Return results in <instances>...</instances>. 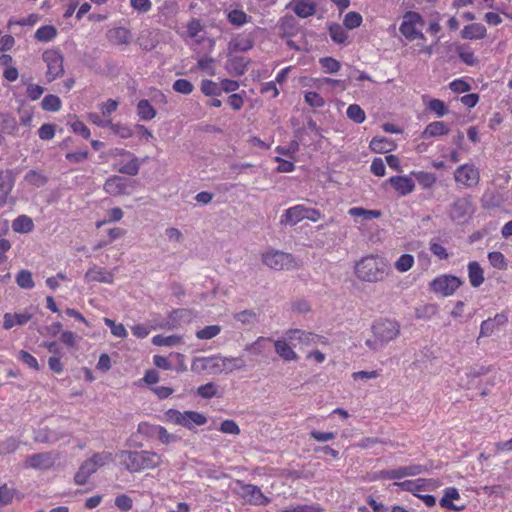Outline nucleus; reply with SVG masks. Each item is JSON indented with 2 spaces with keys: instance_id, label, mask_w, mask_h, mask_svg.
<instances>
[{
  "instance_id": "20",
  "label": "nucleus",
  "mask_w": 512,
  "mask_h": 512,
  "mask_svg": "<svg viewBox=\"0 0 512 512\" xmlns=\"http://www.w3.org/2000/svg\"><path fill=\"white\" fill-rule=\"evenodd\" d=\"M471 213L470 201L467 198H460L452 204L449 215L453 221L465 222Z\"/></svg>"
},
{
  "instance_id": "11",
  "label": "nucleus",
  "mask_w": 512,
  "mask_h": 512,
  "mask_svg": "<svg viewBox=\"0 0 512 512\" xmlns=\"http://www.w3.org/2000/svg\"><path fill=\"white\" fill-rule=\"evenodd\" d=\"M43 61L47 66L46 77L49 82L54 81L64 74V59L58 50H46L43 53Z\"/></svg>"
},
{
  "instance_id": "27",
  "label": "nucleus",
  "mask_w": 512,
  "mask_h": 512,
  "mask_svg": "<svg viewBox=\"0 0 512 512\" xmlns=\"http://www.w3.org/2000/svg\"><path fill=\"white\" fill-rule=\"evenodd\" d=\"M490 369L488 367H485L483 365H475L467 367L464 371V376H460V383L459 385L461 387H469L470 384L476 379L483 375H486Z\"/></svg>"
},
{
  "instance_id": "44",
  "label": "nucleus",
  "mask_w": 512,
  "mask_h": 512,
  "mask_svg": "<svg viewBox=\"0 0 512 512\" xmlns=\"http://www.w3.org/2000/svg\"><path fill=\"white\" fill-rule=\"evenodd\" d=\"M347 117L357 124H361L366 119L364 110L358 104H351L346 110Z\"/></svg>"
},
{
  "instance_id": "32",
  "label": "nucleus",
  "mask_w": 512,
  "mask_h": 512,
  "mask_svg": "<svg viewBox=\"0 0 512 512\" xmlns=\"http://www.w3.org/2000/svg\"><path fill=\"white\" fill-rule=\"evenodd\" d=\"M468 277L471 286L475 288L483 284L484 272L478 262L472 261L468 264Z\"/></svg>"
},
{
  "instance_id": "30",
  "label": "nucleus",
  "mask_w": 512,
  "mask_h": 512,
  "mask_svg": "<svg viewBox=\"0 0 512 512\" xmlns=\"http://www.w3.org/2000/svg\"><path fill=\"white\" fill-rule=\"evenodd\" d=\"M370 149L375 153H387L394 149V142L383 136L374 137L369 144Z\"/></svg>"
},
{
  "instance_id": "26",
  "label": "nucleus",
  "mask_w": 512,
  "mask_h": 512,
  "mask_svg": "<svg viewBox=\"0 0 512 512\" xmlns=\"http://www.w3.org/2000/svg\"><path fill=\"white\" fill-rule=\"evenodd\" d=\"M304 211L305 206L301 204L290 207L284 211L280 223L282 225L294 226L304 219Z\"/></svg>"
},
{
  "instance_id": "29",
  "label": "nucleus",
  "mask_w": 512,
  "mask_h": 512,
  "mask_svg": "<svg viewBox=\"0 0 512 512\" xmlns=\"http://www.w3.org/2000/svg\"><path fill=\"white\" fill-rule=\"evenodd\" d=\"M486 27L481 23L466 25L461 31V37L468 40H480L486 37Z\"/></svg>"
},
{
  "instance_id": "2",
  "label": "nucleus",
  "mask_w": 512,
  "mask_h": 512,
  "mask_svg": "<svg viewBox=\"0 0 512 512\" xmlns=\"http://www.w3.org/2000/svg\"><path fill=\"white\" fill-rule=\"evenodd\" d=\"M355 275L364 282L376 283L383 281L388 275V263L378 255L364 256L355 265Z\"/></svg>"
},
{
  "instance_id": "7",
  "label": "nucleus",
  "mask_w": 512,
  "mask_h": 512,
  "mask_svg": "<svg viewBox=\"0 0 512 512\" xmlns=\"http://www.w3.org/2000/svg\"><path fill=\"white\" fill-rule=\"evenodd\" d=\"M429 469L425 465L412 464L408 466H401L393 469L381 470L376 472L373 479L380 480H401L405 477L418 476L427 472Z\"/></svg>"
},
{
  "instance_id": "63",
  "label": "nucleus",
  "mask_w": 512,
  "mask_h": 512,
  "mask_svg": "<svg viewBox=\"0 0 512 512\" xmlns=\"http://www.w3.org/2000/svg\"><path fill=\"white\" fill-rule=\"evenodd\" d=\"M429 110L433 111L438 117H442L447 114L448 109L445 103L439 99H432L428 103Z\"/></svg>"
},
{
  "instance_id": "37",
  "label": "nucleus",
  "mask_w": 512,
  "mask_h": 512,
  "mask_svg": "<svg viewBox=\"0 0 512 512\" xmlns=\"http://www.w3.org/2000/svg\"><path fill=\"white\" fill-rule=\"evenodd\" d=\"M33 228H34V223H33L32 219L26 215H20L16 219H14L12 222V229L16 233H21V234L29 233L33 230Z\"/></svg>"
},
{
  "instance_id": "40",
  "label": "nucleus",
  "mask_w": 512,
  "mask_h": 512,
  "mask_svg": "<svg viewBox=\"0 0 512 512\" xmlns=\"http://www.w3.org/2000/svg\"><path fill=\"white\" fill-rule=\"evenodd\" d=\"M57 35V30L52 25H44L39 27L35 32V39L40 42H49Z\"/></svg>"
},
{
  "instance_id": "64",
  "label": "nucleus",
  "mask_w": 512,
  "mask_h": 512,
  "mask_svg": "<svg viewBox=\"0 0 512 512\" xmlns=\"http://www.w3.org/2000/svg\"><path fill=\"white\" fill-rule=\"evenodd\" d=\"M282 512H324V509L319 505H299L293 508L282 510Z\"/></svg>"
},
{
  "instance_id": "6",
  "label": "nucleus",
  "mask_w": 512,
  "mask_h": 512,
  "mask_svg": "<svg viewBox=\"0 0 512 512\" xmlns=\"http://www.w3.org/2000/svg\"><path fill=\"white\" fill-rule=\"evenodd\" d=\"M261 259L263 264L275 271L290 270L298 267V261L292 254L272 248L263 252Z\"/></svg>"
},
{
  "instance_id": "5",
  "label": "nucleus",
  "mask_w": 512,
  "mask_h": 512,
  "mask_svg": "<svg viewBox=\"0 0 512 512\" xmlns=\"http://www.w3.org/2000/svg\"><path fill=\"white\" fill-rule=\"evenodd\" d=\"M163 420L182 426L188 430H194L197 426H203L207 423L208 419L205 414L198 411H179L177 409H168L164 412Z\"/></svg>"
},
{
  "instance_id": "61",
  "label": "nucleus",
  "mask_w": 512,
  "mask_h": 512,
  "mask_svg": "<svg viewBox=\"0 0 512 512\" xmlns=\"http://www.w3.org/2000/svg\"><path fill=\"white\" fill-rule=\"evenodd\" d=\"M429 248L431 253L441 260H445L449 257L447 249L436 240L430 241Z\"/></svg>"
},
{
  "instance_id": "25",
  "label": "nucleus",
  "mask_w": 512,
  "mask_h": 512,
  "mask_svg": "<svg viewBox=\"0 0 512 512\" xmlns=\"http://www.w3.org/2000/svg\"><path fill=\"white\" fill-rule=\"evenodd\" d=\"M32 313L28 311L20 313H5L3 316V327L9 330L15 326H23L32 319Z\"/></svg>"
},
{
  "instance_id": "28",
  "label": "nucleus",
  "mask_w": 512,
  "mask_h": 512,
  "mask_svg": "<svg viewBox=\"0 0 512 512\" xmlns=\"http://www.w3.org/2000/svg\"><path fill=\"white\" fill-rule=\"evenodd\" d=\"M460 494L458 489L455 487H448L444 489L443 497L440 499V506L447 510L459 511L464 508V506H457L453 503V501L459 500Z\"/></svg>"
},
{
  "instance_id": "38",
  "label": "nucleus",
  "mask_w": 512,
  "mask_h": 512,
  "mask_svg": "<svg viewBox=\"0 0 512 512\" xmlns=\"http://www.w3.org/2000/svg\"><path fill=\"white\" fill-rule=\"evenodd\" d=\"M137 114L141 120L148 121L156 116V110L148 100H140L137 104Z\"/></svg>"
},
{
  "instance_id": "33",
  "label": "nucleus",
  "mask_w": 512,
  "mask_h": 512,
  "mask_svg": "<svg viewBox=\"0 0 512 512\" xmlns=\"http://www.w3.org/2000/svg\"><path fill=\"white\" fill-rule=\"evenodd\" d=\"M449 132L448 126L442 121L431 122L422 133V138L429 139L436 136L446 135Z\"/></svg>"
},
{
  "instance_id": "12",
  "label": "nucleus",
  "mask_w": 512,
  "mask_h": 512,
  "mask_svg": "<svg viewBox=\"0 0 512 512\" xmlns=\"http://www.w3.org/2000/svg\"><path fill=\"white\" fill-rule=\"evenodd\" d=\"M455 182L465 188H473L478 185L480 173L473 164H462L454 172Z\"/></svg>"
},
{
  "instance_id": "23",
  "label": "nucleus",
  "mask_w": 512,
  "mask_h": 512,
  "mask_svg": "<svg viewBox=\"0 0 512 512\" xmlns=\"http://www.w3.org/2000/svg\"><path fill=\"white\" fill-rule=\"evenodd\" d=\"M287 335L274 341V348L276 354L285 361H295L298 359L297 353L294 351L292 346L289 344Z\"/></svg>"
},
{
  "instance_id": "53",
  "label": "nucleus",
  "mask_w": 512,
  "mask_h": 512,
  "mask_svg": "<svg viewBox=\"0 0 512 512\" xmlns=\"http://www.w3.org/2000/svg\"><path fill=\"white\" fill-rule=\"evenodd\" d=\"M108 127H110V129L112 130V132L114 134L118 135L119 137H121L123 139H128L133 136L132 128L127 125L120 124V123H112L110 121V125Z\"/></svg>"
},
{
  "instance_id": "8",
  "label": "nucleus",
  "mask_w": 512,
  "mask_h": 512,
  "mask_svg": "<svg viewBox=\"0 0 512 512\" xmlns=\"http://www.w3.org/2000/svg\"><path fill=\"white\" fill-rule=\"evenodd\" d=\"M423 24V18L419 13L409 11L404 14L399 30L408 41L424 39V35L420 31Z\"/></svg>"
},
{
  "instance_id": "54",
  "label": "nucleus",
  "mask_w": 512,
  "mask_h": 512,
  "mask_svg": "<svg viewBox=\"0 0 512 512\" xmlns=\"http://www.w3.org/2000/svg\"><path fill=\"white\" fill-rule=\"evenodd\" d=\"M191 370L197 374H201L203 372L209 373L208 356L195 357L192 360Z\"/></svg>"
},
{
  "instance_id": "31",
  "label": "nucleus",
  "mask_w": 512,
  "mask_h": 512,
  "mask_svg": "<svg viewBox=\"0 0 512 512\" xmlns=\"http://www.w3.org/2000/svg\"><path fill=\"white\" fill-rule=\"evenodd\" d=\"M152 344L155 346H164V347H175L184 343L183 336L181 335H162L158 334L152 337Z\"/></svg>"
},
{
  "instance_id": "39",
  "label": "nucleus",
  "mask_w": 512,
  "mask_h": 512,
  "mask_svg": "<svg viewBox=\"0 0 512 512\" xmlns=\"http://www.w3.org/2000/svg\"><path fill=\"white\" fill-rule=\"evenodd\" d=\"M348 213L352 217L362 218L364 220H372L381 216V212L379 210H367L362 207H352L348 210Z\"/></svg>"
},
{
  "instance_id": "14",
  "label": "nucleus",
  "mask_w": 512,
  "mask_h": 512,
  "mask_svg": "<svg viewBox=\"0 0 512 512\" xmlns=\"http://www.w3.org/2000/svg\"><path fill=\"white\" fill-rule=\"evenodd\" d=\"M131 182L121 176H111L109 177L104 185L103 190L112 196H121V195H128L131 193Z\"/></svg>"
},
{
  "instance_id": "22",
  "label": "nucleus",
  "mask_w": 512,
  "mask_h": 512,
  "mask_svg": "<svg viewBox=\"0 0 512 512\" xmlns=\"http://www.w3.org/2000/svg\"><path fill=\"white\" fill-rule=\"evenodd\" d=\"M54 465V458L50 453H37L25 459L24 466L38 470H47Z\"/></svg>"
},
{
  "instance_id": "46",
  "label": "nucleus",
  "mask_w": 512,
  "mask_h": 512,
  "mask_svg": "<svg viewBox=\"0 0 512 512\" xmlns=\"http://www.w3.org/2000/svg\"><path fill=\"white\" fill-rule=\"evenodd\" d=\"M228 21L235 26H243L249 20V16L240 9H234L227 14Z\"/></svg>"
},
{
  "instance_id": "47",
  "label": "nucleus",
  "mask_w": 512,
  "mask_h": 512,
  "mask_svg": "<svg viewBox=\"0 0 512 512\" xmlns=\"http://www.w3.org/2000/svg\"><path fill=\"white\" fill-rule=\"evenodd\" d=\"M222 328L220 325H209L196 332V337L200 340H210L220 334Z\"/></svg>"
},
{
  "instance_id": "13",
  "label": "nucleus",
  "mask_w": 512,
  "mask_h": 512,
  "mask_svg": "<svg viewBox=\"0 0 512 512\" xmlns=\"http://www.w3.org/2000/svg\"><path fill=\"white\" fill-rule=\"evenodd\" d=\"M393 485L417 497L422 491H432L436 489L439 486V482L435 479L418 478L416 480L397 481L394 482Z\"/></svg>"
},
{
  "instance_id": "49",
  "label": "nucleus",
  "mask_w": 512,
  "mask_h": 512,
  "mask_svg": "<svg viewBox=\"0 0 512 512\" xmlns=\"http://www.w3.org/2000/svg\"><path fill=\"white\" fill-rule=\"evenodd\" d=\"M16 283L23 289H31L34 287L32 274L28 270H21L16 275Z\"/></svg>"
},
{
  "instance_id": "35",
  "label": "nucleus",
  "mask_w": 512,
  "mask_h": 512,
  "mask_svg": "<svg viewBox=\"0 0 512 512\" xmlns=\"http://www.w3.org/2000/svg\"><path fill=\"white\" fill-rule=\"evenodd\" d=\"M246 368V362L242 357L222 356V373H232Z\"/></svg>"
},
{
  "instance_id": "10",
  "label": "nucleus",
  "mask_w": 512,
  "mask_h": 512,
  "mask_svg": "<svg viewBox=\"0 0 512 512\" xmlns=\"http://www.w3.org/2000/svg\"><path fill=\"white\" fill-rule=\"evenodd\" d=\"M461 285L462 281L460 278L450 274L440 275L434 278L429 284L430 289L434 293L440 294L443 297L453 295Z\"/></svg>"
},
{
  "instance_id": "9",
  "label": "nucleus",
  "mask_w": 512,
  "mask_h": 512,
  "mask_svg": "<svg viewBox=\"0 0 512 512\" xmlns=\"http://www.w3.org/2000/svg\"><path fill=\"white\" fill-rule=\"evenodd\" d=\"M108 154L110 157L117 159V161L121 158L127 160V164H123L121 167H115L119 173L125 175H137L141 165L144 163V160L139 159L132 152L122 148H113L108 152Z\"/></svg>"
},
{
  "instance_id": "24",
  "label": "nucleus",
  "mask_w": 512,
  "mask_h": 512,
  "mask_svg": "<svg viewBox=\"0 0 512 512\" xmlns=\"http://www.w3.org/2000/svg\"><path fill=\"white\" fill-rule=\"evenodd\" d=\"M388 182L400 196L408 195L415 189L414 181L409 176H392Z\"/></svg>"
},
{
  "instance_id": "42",
  "label": "nucleus",
  "mask_w": 512,
  "mask_h": 512,
  "mask_svg": "<svg viewBox=\"0 0 512 512\" xmlns=\"http://www.w3.org/2000/svg\"><path fill=\"white\" fill-rule=\"evenodd\" d=\"M42 109L49 112H57L61 109L62 102L56 95H46L41 103Z\"/></svg>"
},
{
  "instance_id": "62",
  "label": "nucleus",
  "mask_w": 512,
  "mask_h": 512,
  "mask_svg": "<svg viewBox=\"0 0 512 512\" xmlns=\"http://www.w3.org/2000/svg\"><path fill=\"white\" fill-rule=\"evenodd\" d=\"M319 62L327 73H336L340 69V63L332 57L321 58Z\"/></svg>"
},
{
  "instance_id": "36",
  "label": "nucleus",
  "mask_w": 512,
  "mask_h": 512,
  "mask_svg": "<svg viewBox=\"0 0 512 512\" xmlns=\"http://www.w3.org/2000/svg\"><path fill=\"white\" fill-rule=\"evenodd\" d=\"M270 341L271 338L260 336L253 343L246 345L244 350L252 355L262 356L265 354Z\"/></svg>"
},
{
  "instance_id": "48",
  "label": "nucleus",
  "mask_w": 512,
  "mask_h": 512,
  "mask_svg": "<svg viewBox=\"0 0 512 512\" xmlns=\"http://www.w3.org/2000/svg\"><path fill=\"white\" fill-rule=\"evenodd\" d=\"M104 323L106 326L110 328L111 334L117 338H126L128 332L123 324L116 323L114 320L110 318H104Z\"/></svg>"
},
{
  "instance_id": "59",
  "label": "nucleus",
  "mask_w": 512,
  "mask_h": 512,
  "mask_svg": "<svg viewBox=\"0 0 512 512\" xmlns=\"http://www.w3.org/2000/svg\"><path fill=\"white\" fill-rule=\"evenodd\" d=\"M156 436L159 441L163 444H170L172 442H176L178 440L177 436L168 432V430L163 426H156Z\"/></svg>"
},
{
  "instance_id": "4",
  "label": "nucleus",
  "mask_w": 512,
  "mask_h": 512,
  "mask_svg": "<svg viewBox=\"0 0 512 512\" xmlns=\"http://www.w3.org/2000/svg\"><path fill=\"white\" fill-rule=\"evenodd\" d=\"M114 460L113 454L108 451L93 453L91 457L86 459L79 467L74 476L77 485H84L98 469L111 463Z\"/></svg>"
},
{
  "instance_id": "1",
  "label": "nucleus",
  "mask_w": 512,
  "mask_h": 512,
  "mask_svg": "<svg viewBox=\"0 0 512 512\" xmlns=\"http://www.w3.org/2000/svg\"><path fill=\"white\" fill-rule=\"evenodd\" d=\"M120 463L131 473L143 470L155 469L162 462V456L154 451H128L124 450L118 454Z\"/></svg>"
},
{
  "instance_id": "15",
  "label": "nucleus",
  "mask_w": 512,
  "mask_h": 512,
  "mask_svg": "<svg viewBox=\"0 0 512 512\" xmlns=\"http://www.w3.org/2000/svg\"><path fill=\"white\" fill-rule=\"evenodd\" d=\"M239 495L249 504L252 505H266L269 499L262 493L261 489L252 484H241Z\"/></svg>"
},
{
  "instance_id": "43",
  "label": "nucleus",
  "mask_w": 512,
  "mask_h": 512,
  "mask_svg": "<svg viewBox=\"0 0 512 512\" xmlns=\"http://www.w3.org/2000/svg\"><path fill=\"white\" fill-rule=\"evenodd\" d=\"M415 263L414 257L411 254H402L395 262L394 267L400 273L409 271Z\"/></svg>"
},
{
  "instance_id": "21",
  "label": "nucleus",
  "mask_w": 512,
  "mask_h": 512,
  "mask_svg": "<svg viewBox=\"0 0 512 512\" xmlns=\"http://www.w3.org/2000/svg\"><path fill=\"white\" fill-rule=\"evenodd\" d=\"M84 279L86 282L112 284L114 282V273L103 267L93 265L85 273Z\"/></svg>"
},
{
  "instance_id": "3",
  "label": "nucleus",
  "mask_w": 512,
  "mask_h": 512,
  "mask_svg": "<svg viewBox=\"0 0 512 512\" xmlns=\"http://www.w3.org/2000/svg\"><path fill=\"white\" fill-rule=\"evenodd\" d=\"M373 339H367L365 345L374 352L382 350L400 334V325L391 319H379L371 327Z\"/></svg>"
},
{
  "instance_id": "19",
  "label": "nucleus",
  "mask_w": 512,
  "mask_h": 512,
  "mask_svg": "<svg viewBox=\"0 0 512 512\" xmlns=\"http://www.w3.org/2000/svg\"><path fill=\"white\" fill-rule=\"evenodd\" d=\"M14 185L15 179L12 172L0 170V209L8 203Z\"/></svg>"
},
{
  "instance_id": "50",
  "label": "nucleus",
  "mask_w": 512,
  "mask_h": 512,
  "mask_svg": "<svg viewBox=\"0 0 512 512\" xmlns=\"http://www.w3.org/2000/svg\"><path fill=\"white\" fill-rule=\"evenodd\" d=\"M201 91L206 96H218L221 94L219 84L209 79L202 80Z\"/></svg>"
},
{
  "instance_id": "16",
  "label": "nucleus",
  "mask_w": 512,
  "mask_h": 512,
  "mask_svg": "<svg viewBox=\"0 0 512 512\" xmlns=\"http://www.w3.org/2000/svg\"><path fill=\"white\" fill-rule=\"evenodd\" d=\"M318 0H291L287 9H291L298 17L308 18L316 13Z\"/></svg>"
},
{
  "instance_id": "41",
  "label": "nucleus",
  "mask_w": 512,
  "mask_h": 512,
  "mask_svg": "<svg viewBox=\"0 0 512 512\" xmlns=\"http://www.w3.org/2000/svg\"><path fill=\"white\" fill-rule=\"evenodd\" d=\"M111 39L117 45L128 44L131 41V32L125 27H118L111 31Z\"/></svg>"
},
{
  "instance_id": "58",
  "label": "nucleus",
  "mask_w": 512,
  "mask_h": 512,
  "mask_svg": "<svg viewBox=\"0 0 512 512\" xmlns=\"http://www.w3.org/2000/svg\"><path fill=\"white\" fill-rule=\"evenodd\" d=\"M343 23L348 29L357 28L362 24V16L357 12H348L344 17Z\"/></svg>"
},
{
  "instance_id": "34",
  "label": "nucleus",
  "mask_w": 512,
  "mask_h": 512,
  "mask_svg": "<svg viewBox=\"0 0 512 512\" xmlns=\"http://www.w3.org/2000/svg\"><path fill=\"white\" fill-rule=\"evenodd\" d=\"M65 436L64 433L42 428L35 432L34 440L40 443H55Z\"/></svg>"
},
{
  "instance_id": "18",
  "label": "nucleus",
  "mask_w": 512,
  "mask_h": 512,
  "mask_svg": "<svg viewBox=\"0 0 512 512\" xmlns=\"http://www.w3.org/2000/svg\"><path fill=\"white\" fill-rule=\"evenodd\" d=\"M287 339L298 341L303 345H318L325 343L323 337L300 329H290L285 332Z\"/></svg>"
},
{
  "instance_id": "55",
  "label": "nucleus",
  "mask_w": 512,
  "mask_h": 512,
  "mask_svg": "<svg viewBox=\"0 0 512 512\" xmlns=\"http://www.w3.org/2000/svg\"><path fill=\"white\" fill-rule=\"evenodd\" d=\"M488 260L494 268L503 270L507 267L505 256L501 252L493 251L488 253Z\"/></svg>"
},
{
  "instance_id": "52",
  "label": "nucleus",
  "mask_w": 512,
  "mask_h": 512,
  "mask_svg": "<svg viewBox=\"0 0 512 512\" xmlns=\"http://www.w3.org/2000/svg\"><path fill=\"white\" fill-rule=\"evenodd\" d=\"M234 319L243 325H251L257 321V314L253 310H243L236 313Z\"/></svg>"
},
{
  "instance_id": "57",
  "label": "nucleus",
  "mask_w": 512,
  "mask_h": 512,
  "mask_svg": "<svg viewBox=\"0 0 512 512\" xmlns=\"http://www.w3.org/2000/svg\"><path fill=\"white\" fill-rule=\"evenodd\" d=\"M173 89L177 93L184 94V95H189V94H191L193 92L194 86L187 79H177L173 83Z\"/></svg>"
},
{
  "instance_id": "60",
  "label": "nucleus",
  "mask_w": 512,
  "mask_h": 512,
  "mask_svg": "<svg viewBox=\"0 0 512 512\" xmlns=\"http://www.w3.org/2000/svg\"><path fill=\"white\" fill-rule=\"evenodd\" d=\"M17 358L24 364H26L29 368H32L36 371L39 370L40 368L37 359L27 351H19L17 354Z\"/></svg>"
},
{
  "instance_id": "17",
  "label": "nucleus",
  "mask_w": 512,
  "mask_h": 512,
  "mask_svg": "<svg viewBox=\"0 0 512 512\" xmlns=\"http://www.w3.org/2000/svg\"><path fill=\"white\" fill-rule=\"evenodd\" d=\"M508 322L506 313L501 312L496 314L493 318L482 321L480 325V337H489L494 332L498 331L501 327L505 326Z\"/></svg>"
},
{
  "instance_id": "56",
  "label": "nucleus",
  "mask_w": 512,
  "mask_h": 512,
  "mask_svg": "<svg viewBox=\"0 0 512 512\" xmlns=\"http://www.w3.org/2000/svg\"><path fill=\"white\" fill-rule=\"evenodd\" d=\"M24 180L33 186L41 187L46 183V178L35 170H30L26 173Z\"/></svg>"
},
{
  "instance_id": "45",
  "label": "nucleus",
  "mask_w": 512,
  "mask_h": 512,
  "mask_svg": "<svg viewBox=\"0 0 512 512\" xmlns=\"http://www.w3.org/2000/svg\"><path fill=\"white\" fill-rule=\"evenodd\" d=\"M412 175L423 188H431L436 183V177L433 173L425 171H414L412 172Z\"/></svg>"
},
{
  "instance_id": "51",
  "label": "nucleus",
  "mask_w": 512,
  "mask_h": 512,
  "mask_svg": "<svg viewBox=\"0 0 512 512\" xmlns=\"http://www.w3.org/2000/svg\"><path fill=\"white\" fill-rule=\"evenodd\" d=\"M329 33L332 40L336 43L343 44L347 40L345 29L339 24H333L329 27Z\"/></svg>"
}]
</instances>
